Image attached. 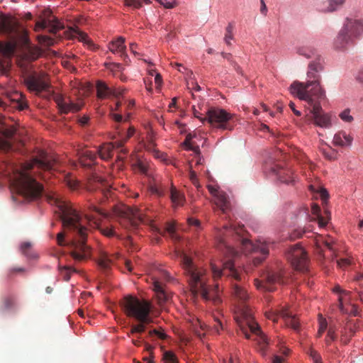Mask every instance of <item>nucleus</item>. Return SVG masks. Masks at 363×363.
<instances>
[{"instance_id": "1", "label": "nucleus", "mask_w": 363, "mask_h": 363, "mask_svg": "<svg viewBox=\"0 0 363 363\" xmlns=\"http://www.w3.org/2000/svg\"><path fill=\"white\" fill-rule=\"evenodd\" d=\"M0 33L11 36L8 42L0 41V72L6 74L11 67V58L15 54L19 44L26 46L16 55V62L21 70L24 83L28 90L39 94L48 91L50 87L47 75L44 72H37L32 62L41 55L40 50L28 45V39L24 30L18 27L16 21L9 16L0 15Z\"/></svg>"}, {"instance_id": "2", "label": "nucleus", "mask_w": 363, "mask_h": 363, "mask_svg": "<svg viewBox=\"0 0 363 363\" xmlns=\"http://www.w3.org/2000/svg\"><path fill=\"white\" fill-rule=\"evenodd\" d=\"M45 197L49 203L58 207L65 228L64 233L57 235L58 245H69L72 249L71 255L76 261L87 259L90 256V248L86 244L88 229L79 214L70 203L60 200L54 194H46Z\"/></svg>"}, {"instance_id": "3", "label": "nucleus", "mask_w": 363, "mask_h": 363, "mask_svg": "<svg viewBox=\"0 0 363 363\" xmlns=\"http://www.w3.org/2000/svg\"><path fill=\"white\" fill-rule=\"evenodd\" d=\"M34 165L42 170L52 171L60 167V162L53 156L42 152L32 164H27L23 169L13 174L10 179L12 191L28 201L38 199L43 194V186L28 172Z\"/></svg>"}, {"instance_id": "4", "label": "nucleus", "mask_w": 363, "mask_h": 363, "mask_svg": "<svg viewBox=\"0 0 363 363\" xmlns=\"http://www.w3.org/2000/svg\"><path fill=\"white\" fill-rule=\"evenodd\" d=\"M232 298L234 301H238V304L234 306V318L237 324L247 339L250 338V333L257 336L256 341L260 347L263 354H265V350L269 344L268 339L261 330L259 325L254 320L252 313L246 305V301L248 299V294L245 289L239 284H232Z\"/></svg>"}, {"instance_id": "5", "label": "nucleus", "mask_w": 363, "mask_h": 363, "mask_svg": "<svg viewBox=\"0 0 363 363\" xmlns=\"http://www.w3.org/2000/svg\"><path fill=\"white\" fill-rule=\"evenodd\" d=\"M121 306L127 316L134 318L138 323L131 325L130 334H138L137 339H132V343L135 346H140L143 344L147 352H151L153 347L147 343L145 337H142L147 326L153 323V319L150 316L151 306L145 300H140L131 296H126L121 302Z\"/></svg>"}, {"instance_id": "6", "label": "nucleus", "mask_w": 363, "mask_h": 363, "mask_svg": "<svg viewBox=\"0 0 363 363\" xmlns=\"http://www.w3.org/2000/svg\"><path fill=\"white\" fill-rule=\"evenodd\" d=\"M324 60L311 61L308 65L306 82H294L289 86L291 94L298 99L311 101L312 98L317 101L325 98V92L320 86V72L323 70Z\"/></svg>"}, {"instance_id": "7", "label": "nucleus", "mask_w": 363, "mask_h": 363, "mask_svg": "<svg viewBox=\"0 0 363 363\" xmlns=\"http://www.w3.org/2000/svg\"><path fill=\"white\" fill-rule=\"evenodd\" d=\"M240 247V250H237L228 245V277H230L235 280L242 281L245 274L242 269L236 268L235 263L230 260V257H238L241 253H258L260 254V256L253 257L254 264L257 265L263 262L269 255V245L265 242L259 241L252 243L250 240L242 238Z\"/></svg>"}, {"instance_id": "8", "label": "nucleus", "mask_w": 363, "mask_h": 363, "mask_svg": "<svg viewBox=\"0 0 363 363\" xmlns=\"http://www.w3.org/2000/svg\"><path fill=\"white\" fill-rule=\"evenodd\" d=\"M182 264L184 273L194 296H201L204 300L211 298L206 271L196 265L186 255H182Z\"/></svg>"}, {"instance_id": "9", "label": "nucleus", "mask_w": 363, "mask_h": 363, "mask_svg": "<svg viewBox=\"0 0 363 363\" xmlns=\"http://www.w3.org/2000/svg\"><path fill=\"white\" fill-rule=\"evenodd\" d=\"M114 213L120 217V224L127 229H136L140 223L150 222L147 216L137 207L124 206L116 208Z\"/></svg>"}, {"instance_id": "10", "label": "nucleus", "mask_w": 363, "mask_h": 363, "mask_svg": "<svg viewBox=\"0 0 363 363\" xmlns=\"http://www.w3.org/2000/svg\"><path fill=\"white\" fill-rule=\"evenodd\" d=\"M315 98L311 99V101H306L311 106L310 113L311 114L313 123L323 128H330L333 125V116L330 113H325L323 111L319 101Z\"/></svg>"}, {"instance_id": "11", "label": "nucleus", "mask_w": 363, "mask_h": 363, "mask_svg": "<svg viewBox=\"0 0 363 363\" xmlns=\"http://www.w3.org/2000/svg\"><path fill=\"white\" fill-rule=\"evenodd\" d=\"M287 259L298 271L304 272L308 269V256L305 250L297 243L291 246L286 253Z\"/></svg>"}, {"instance_id": "12", "label": "nucleus", "mask_w": 363, "mask_h": 363, "mask_svg": "<svg viewBox=\"0 0 363 363\" xmlns=\"http://www.w3.org/2000/svg\"><path fill=\"white\" fill-rule=\"evenodd\" d=\"M205 119L214 128L225 130L227 127V112L224 109L210 108L206 112Z\"/></svg>"}, {"instance_id": "13", "label": "nucleus", "mask_w": 363, "mask_h": 363, "mask_svg": "<svg viewBox=\"0 0 363 363\" xmlns=\"http://www.w3.org/2000/svg\"><path fill=\"white\" fill-rule=\"evenodd\" d=\"M264 172L269 175L274 176L280 183L289 185L294 182L291 177V171L289 169L283 168L276 163H273L269 166L266 164L264 167Z\"/></svg>"}, {"instance_id": "14", "label": "nucleus", "mask_w": 363, "mask_h": 363, "mask_svg": "<svg viewBox=\"0 0 363 363\" xmlns=\"http://www.w3.org/2000/svg\"><path fill=\"white\" fill-rule=\"evenodd\" d=\"M275 283L284 284V274L281 270L278 272L270 271L266 274V283L263 284L258 279H255V284L257 289L263 291H272L274 288L272 286Z\"/></svg>"}, {"instance_id": "15", "label": "nucleus", "mask_w": 363, "mask_h": 363, "mask_svg": "<svg viewBox=\"0 0 363 363\" xmlns=\"http://www.w3.org/2000/svg\"><path fill=\"white\" fill-rule=\"evenodd\" d=\"M207 188L212 195V203L216 211H220L222 213H225L227 198L226 194L217 185H208Z\"/></svg>"}, {"instance_id": "16", "label": "nucleus", "mask_w": 363, "mask_h": 363, "mask_svg": "<svg viewBox=\"0 0 363 363\" xmlns=\"http://www.w3.org/2000/svg\"><path fill=\"white\" fill-rule=\"evenodd\" d=\"M110 187L111 184L96 173L92 174L88 179L87 190L91 191L98 189H101L102 194L106 197L108 196Z\"/></svg>"}, {"instance_id": "17", "label": "nucleus", "mask_w": 363, "mask_h": 363, "mask_svg": "<svg viewBox=\"0 0 363 363\" xmlns=\"http://www.w3.org/2000/svg\"><path fill=\"white\" fill-rule=\"evenodd\" d=\"M295 52L299 56L311 61H320L323 58L318 50L311 45H300L295 48Z\"/></svg>"}, {"instance_id": "18", "label": "nucleus", "mask_w": 363, "mask_h": 363, "mask_svg": "<svg viewBox=\"0 0 363 363\" xmlns=\"http://www.w3.org/2000/svg\"><path fill=\"white\" fill-rule=\"evenodd\" d=\"M96 95L100 99L108 98L110 96H114L116 98L123 95L124 90L120 89H111L108 85L102 82L98 81L96 84Z\"/></svg>"}, {"instance_id": "19", "label": "nucleus", "mask_w": 363, "mask_h": 363, "mask_svg": "<svg viewBox=\"0 0 363 363\" xmlns=\"http://www.w3.org/2000/svg\"><path fill=\"white\" fill-rule=\"evenodd\" d=\"M89 212L85 214L86 221L92 222L96 226H99L101 218H106L109 216V213L104 208H99L94 204H90Z\"/></svg>"}, {"instance_id": "20", "label": "nucleus", "mask_w": 363, "mask_h": 363, "mask_svg": "<svg viewBox=\"0 0 363 363\" xmlns=\"http://www.w3.org/2000/svg\"><path fill=\"white\" fill-rule=\"evenodd\" d=\"M353 38L363 33V21L353 18H347L342 28Z\"/></svg>"}, {"instance_id": "21", "label": "nucleus", "mask_w": 363, "mask_h": 363, "mask_svg": "<svg viewBox=\"0 0 363 363\" xmlns=\"http://www.w3.org/2000/svg\"><path fill=\"white\" fill-rule=\"evenodd\" d=\"M54 100L61 113L66 114L69 112H77L82 108V106L78 104H74L73 102L68 103L65 101L64 97L61 94H57L54 97Z\"/></svg>"}, {"instance_id": "22", "label": "nucleus", "mask_w": 363, "mask_h": 363, "mask_svg": "<svg viewBox=\"0 0 363 363\" xmlns=\"http://www.w3.org/2000/svg\"><path fill=\"white\" fill-rule=\"evenodd\" d=\"M123 146V142L122 141H116L113 143L104 144L100 147L98 152L101 159L107 160L113 156L114 148H121Z\"/></svg>"}, {"instance_id": "23", "label": "nucleus", "mask_w": 363, "mask_h": 363, "mask_svg": "<svg viewBox=\"0 0 363 363\" xmlns=\"http://www.w3.org/2000/svg\"><path fill=\"white\" fill-rule=\"evenodd\" d=\"M16 130L13 127L6 128L2 130L0 136V150L9 151L12 148L11 143L9 141L15 134Z\"/></svg>"}, {"instance_id": "24", "label": "nucleus", "mask_w": 363, "mask_h": 363, "mask_svg": "<svg viewBox=\"0 0 363 363\" xmlns=\"http://www.w3.org/2000/svg\"><path fill=\"white\" fill-rule=\"evenodd\" d=\"M36 27L40 29H44L49 28L50 31L52 33H56L60 29L62 28V25L55 16H50L46 20L39 21L36 23Z\"/></svg>"}, {"instance_id": "25", "label": "nucleus", "mask_w": 363, "mask_h": 363, "mask_svg": "<svg viewBox=\"0 0 363 363\" xmlns=\"http://www.w3.org/2000/svg\"><path fill=\"white\" fill-rule=\"evenodd\" d=\"M125 38L123 37L118 38L116 40L112 41L109 44V50L113 53H120L124 60L128 58L125 53L126 47L125 45Z\"/></svg>"}, {"instance_id": "26", "label": "nucleus", "mask_w": 363, "mask_h": 363, "mask_svg": "<svg viewBox=\"0 0 363 363\" xmlns=\"http://www.w3.org/2000/svg\"><path fill=\"white\" fill-rule=\"evenodd\" d=\"M121 106V103L117 101L115 108L111 109L110 116L116 123H126L129 121L131 114L130 113H127L126 116L123 117L120 109Z\"/></svg>"}, {"instance_id": "27", "label": "nucleus", "mask_w": 363, "mask_h": 363, "mask_svg": "<svg viewBox=\"0 0 363 363\" xmlns=\"http://www.w3.org/2000/svg\"><path fill=\"white\" fill-rule=\"evenodd\" d=\"M352 140V138L345 131H340L334 135L333 144L335 146L350 147Z\"/></svg>"}, {"instance_id": "28", "label": "nucleus", "mask_w": 363, "mask_h": 363, "mask_svg": "<svg viewBox=\"0 0 363 363\" xmlns=\"http://www.w3.org/2000/svg\"><path fill=\"white\" fill-rule=\"evenodd\" d=\"M353 39L354 38L347 31L341 28L335 40V47L337 49H342Z\"/></svg>"}, {"instance_id": "29", "label": "nucleus", "mask_w": 363, "mask_h": 363, "mask_svg": "<svg viewBox=\"0 0 363 363\" xmlns=\"http://www.w3.org/2000/svg\"><path fill=\"white\" fill-rule=\"evenodd\" d=\"M280 316L285 319L286 324L293 328L294 330H298L299 328V323L296 319L294 315L292 314L287 308H283L279 313Z\"/></svg>"}, {"instance_id": "30", "label": "nucleus", "mask_w": 363, "mask_h": 363, "mask_svg": "<svg viewBox=\"0 0 363 363\" xmlns=\"http://www.w3.org/2000/svg\"><path fill=\"white\" fill-rule=\"evenodd\" d=\"M96 159V155L89 150H85L82 153L79 157L80 163L86 167H91Z\"/></svg>"}, {"instance_id": "31", "label": "nucleus", "mask_w": 363, "mask_h": 363, "mask_svg": "<svg viewBox=\"0 0 363 363\" xmlns=\"http://www.w3.org/2000/svg\"><path fill=\"white\" fill-rule=\"evenodd\" d=\"M345 0H328V6H323L321 5L318 6V9L320 11L326 13V12H333L340 8L344 4Z\"/></svg>"}, {"instance_id": "32", "label": "nucleus", "mask_w": 363, "mask_h": 363, "mask_svg": "<svg viewBox=\"0 0 363 363\" xmlns=\"http://www.w3.org/2000/svg\"><path fill=\"white\" fill-rule=\"evenodd\" d=\"M311 211H312V213L316 216L315 218L318 220L319 227L324 228L327 225L328 220L330 218V213L328 211H326L325 213L327 214V218H323L320 214V207L316 204H313L312 206Z\"/></svg>"}, {"instance_id": "33", "label": "nucleus", "mask_w": 363, "mask_h": 363, "mask_svg": "<svg viewBox=\"0 0 363 363\" xmlns=\"http://www.w3.org/2000/svg\"><path fill=\"white\" fill-rule=\"evenodd\" d=\"M121 124L122 123H117V125H116V129L118 130V134L121 138V140L119 141H122L124 143L134 134L135 129L133 127L129 126L128 130L125 131V129L121 127Z\"/></svg>"}, {"instance_id": "34", "label": "nucleus", "mask_w": 363, "mask_h": 363, "mask_svg": "<svg viewBox=\"0 0 363 363\" xmlns=\"http://www.w3.org/2000/svg\"><path fill=\"white\" fill-rule=\"evenodd\" d=\"M97 264L101 270L106 271L110 269L112 261L106 252H101L97 259Z\"/></svg>"}, {"instance_id": "35", "label": "nucleus", "mask_w": 363, "mask_h": 363, "mask_svg": "<svg viewBox=\"0 0 363 363\" xmlns=\"http://www.w3.org/2000/svg\"><path fill=\"white\" fill-rule=\"evenodd\" d=\"M153 289L157 294V297L160 303H163L166 301L168 298L167 295L166 294L163 286L162 283H160L157 280H155L153 282Z\"/></svg>"}, {"instance_id": "36", "label": "nucleus", "mask_w": 363, "mask_h": 363, "mask_svg": "<svg viewBox=\"0 0 363 363\" xmlns=\"http://www.w3.org/2000/svg\"><path fill=\"white\" fill-rule=\"evenodd\" d=\"M170 199L174 206H182L184 201V196L173 186L170 189Z\"/></svg>"}, {"instance_id": "37", "label": "nucleus", "mask_w": 363, "mask_h": 363, "mask_svg": "<svg viewBox=\"0 0 363 363\" xmlns=\"http://www.w3.org/2000/svg\"><path fill=\"white\" fill-rule=\"evenodd\" d=\"M167 337V335L159 330L151 329L149 330L147 335L145 338L150 339L151 341H155L157 340H164Z\"/></svg>"}, {"instance_id": "38", "label": "nucleus", "mask_w": 363, "mask_h": 363, "mask_svg": "<svg viewBox=\"0 0 363 363\" xmlns=\"http://www.w3.org/2000/svg\"><path fill=\"white\" fill-rule=\"evenodd\" d=\"M59 270L63 279L68 281L70 279V275L73 272H77V269L71 266H60L59 265Z\"/></svg>"}, {"instance_id": "39", "label": "nucleus", "mask_w": 363, "mask_h": 363, "mask_svg": "<svg viewBox=\"0 0 363 363\" xmlns=\"http://www.w3.org/2000/svg\"><path fill=\"white\" fill-rule=\"evenodd\" d=\"M150 190L152 194H156L158 196H164L167 192V188L162 184H152L150 186Z\"/></svg>"}, {"instance_id": "40", "label": "nucleus", "mask_w": 363, "mask_h": 363, "mask_svg": "<svg viewBox=\"0 0 363 363\" xmlns=\"http://www.w3.org/2000/svg\"><path fill=\"white\" fill-rule=\"evenodd\" d=\"M162 359L164 363H178V358L172 351H164Z\"/></svg>"}, {"instance_id": "41", "label": "nucleus", "mask_w": 363, "mask_h": 363, "mask_svg": "<svg viewBox=\"0 0 363 363\" xmlns=\"http://www.w3.org/2000/svg\"><path fill=\"white\" fill-rule=\"evenodd\" d=\"M65 182L67 186L72 190L77 189L79 186L78 181L70 175H67L65 177Z\"/></svg>"}, {"instance_id": "42", "label": "nucleus", "mask_w": 363, "mask_h": 363, "mask_svg": "<svg viewBox=\"0 0 363 363\" xmlns=\"http://www.w3.org/2000/svg\"><path fill=\"white\" fill-rule=\"evenodd\" d=\"M30 248H31V244L28 242H23L21 245V250L25 256H26L29 258H34L35 256L33 255V254L32 252H30Z\"/></svg>"}, {"instance_id": "43", "label": "nucleus", "mask_w": 363, "mask_h": 363, "mask_svg": "<svg viewBox=\"0 0 363 363\" xmlns=\"http://www.w3.org/2000/svg\"><path fill=\"white\" fill-rule=\"evenodd\" d=\"M339 116L341 118V120L346 123H350L354 120L353 116L350 115V109L349 108H346L343 111H342L339 114Z\"/></svg>"}, {"instance_id": "44", "label": "nucleus", "mask_w": 363, "mask_h": 363, "mask_svg": "<svg viewBox=\"0 0 363 363\" xmlns=\"http://www.w3.org/2000/svg\"><path fill=\"white\" fill-rule=\"evenodd\" d=\"M328 327V323L325 318L319 315V328L318 331V336L320 337Z\"/></svg>"}, {"instance_id": "45", "label": "nucleus", "mask_w": 363, "mask_h": 363, "mask_svg": "<svg viewBox=\"0 0 363 363\" xmlns=\"http://www.w3.org/2000/svg\"><path fill=\"white\" fill-rule=\"evenodd\" d=\"M25 271H26V269L23 267H11L7 271V277L9 278H11L14 275H16L18 273H23Z\"/></svg>"}, {"instance_id": "46", "label": "nucleus", "mask_w": 363, "mask_h": 363, "mask_svg": "<svg viewBox=\"0 0 363 363\" xmlns=\"http://www.w3.org/2000/svg\"><path fill=\"white\" fill-rule=\"evenodd\" d=\"M211 270L213 277L215 279L220 278L222 275V269L220 267L217 266L216 264H211Z\"/></svg>"}, {"instance_id": "47", "label": "nucleus", "mask_w": 363, "mask_h": 363, "mask_svg": "<svg viewBox=\"0 0 363 363\" xmlns=\"http://www.w3.org/2000/svg\"><path fill=\"white\" fill-rule=\"evenodd\" d=\"M125 4L127 6L132 7L133 9H139L142 6V2L140 0H124Z\"/></svg>"}, {"instance_id": "48", "label": "nucleus", "mask_w": 363, "mask_h": 363, "mask_svg": "<svg viewBox=\"0 0 363 363\" xmlns=\"http://www.w3.org/2000/svg\"><path fill=\"white\" fill-rule=\"evenodd\" d=\"M337 265L339 268L344 269L351 264V260L349 258H342L336 261Z\"/></svg>"}, {"instance_id": "49", "label": "nucleus", "mask_w": 363, "mask_h": 363, "mask_svg": "<svg viewBox=\"0 0 363 363\" xmlns=\"http://www.w3.org/2000/svg\"><path fill=\"white\" fill-rule=\"evenodd\" d=\"M14 303V300L12 297L8 296L4 298L3 300V305L4 309H9L10 308Z\"/></svg>"}, {"instance_id": "50", "label": "nucleus", "mask_w": 363, "mask_h": 363, "mask_svg": "<svg viewBox=\"0 0 363 363\" xmlns=\"http://www.w3.org/2000/svg\"><path fill=\"white\" fill-rule=\"evenodd\" d=\"M309 354L314 363H318L321 362V357L316 351L311 350Z\"/></svg>"}, {"instance_id": "51", "label": "nucleus", "mask_w": 363, "mask_h": 363, "mask_svg": "<svg viewBox=\"0 0 363 363\" xmlns=\"http://www.w3.org/2000/svg\"><path fill=\"white\" fill-rule=\"evenodd\" d=\"M320 199L323 202H325L329 198V194L326 189L320 188L318 191Z\"/></svg>"}, {"instance_id": "52", "label": "nucleus", "mask_w": 363, "mask_h": 363, "mask_svg": "<svg viewBox=\"0 0 363 363\" xmlns=\"http://www.w3.org/2000/svg\"><path fill=\"white\" fill-rule=\"evenodd\" d=\"M216 238H217V240L219 242L220 245L223 247H226L225 238L224 236V233L221 231H219L218 233V234L216 235Z\"/></svg>"}, {"instance_id": "53", "label": "nucleus", "mask_w": 363, "mask_h": 363, "mask_svg": "<svg viewBox=\"0 0 363 363\" xmlns=\"http://www.w3.org/2000/svg\"><path fill=\"white\" fill-rule=\"evenodd\" d=\"M101 233L108 237H112L116 235V233L113 228H109L108 227L101 228Z\"/></svg>"}, {"instance_id": "54", "label": "nucleus", "mask_w": 363, "mask_h": 363, "mask_svg": "<svg viewBox=\"0 0 363 363\" xmlns=\"http://www.w3.org/2000/svg\"><path fill=\"white\" fill-rule=\"evenodd\" d=\"M157 2H159L160 4L163 5L164 8L166 9H173L177 5V2L176 1H174L172 2H165L164 3L162 0H156Z\"/></svg>"}, {"instance_id": "55", "label": "nucleus", "mask_w": 363, "mask_h": 363, "mask_svg": "<svg viewBox=\"0 0 363 363\" xmlns=\"http://www.w3.org/2000/svg\"><path fill=\"white\" fill-rule=\"evenodd\" d=\"M190 179L195 186H196L197 188L200 186L195 172L192 171L190 172Z\"/></svg>"}, {"instance_id": "56", "label": "nucleus", "mask_w": 363, "mask_h": 363, "mask_svg": "<svg viewBox=\"0 0 363 363\" xmlns=\"http://www.w3.org/2000/svg\"><path fill=\"white\" fill-rule=\"evenodd\" d=\"M333 291L340 294L348 295L350 291L342 289L340 286H336L333 289Z\"/></svg>"}, {"instance_id": "57", "label": "nucleus", "mask_w": 363, "mask_h": 363, "mask_svg": "<svg viewBox=\"0 0 363 363\" xmlns=\"http://www.w3.org/2000/svg\"><path fill=\"white\" fill-rule=\"evenodd\" d=\"M165 230L169 233L171 235H173L175 231V227L173 223H167Z\"/></svg>"}, {"instance_id": "58", "label": "nucleus", "mask_w": 363, "mask_h": 363, "mask_svg": "<svg viewBox=\"0 0 363 363\" xmlns=\"http://www.w3.org/2000/svg\"><path fill=\"white\" fill-rule=\"evenodd\" d=\"M259 1H260V4H261L260 12L264 16H266L267 13V8L266 4L264 2V0H259Z\"/></svg>"}, {"instance_id": "59", "label": "nucleus", "mask_w": 363, "mask_h": 363, "mask_svg": "<svg viewBox=\"0 0 363 363\" xmlns=\"http://www.w3.org/2000/svg\"><path fill=\"white\" fill-rule=\"evenodd\" d=\"M304 233H306L305 230H301V229L296 230H295L294 234L291 235V238L295 239V238H301Z\"/></svg>"}, {"instance_id": "60", "label": "nucleus", "mask_w": 363, "mask_h": 363, "mask_svg": "<svg viewBox=\"0 0 363 363\" xmlns=\"http://www.w3.org/2000/svg\"><path fill=\"white\" fill-rule=\"evenodd\" d=\"M194 116L200 119L202 122L206 121L205 117H201V114L195 108V106L192 107Z\"/></svg>"}, {"instance_id": "61", "label": "nucleus", "mask_w": 363, "mask_h": 363, "mask_svg": "<svg viewBox=\"0 0 363 363\" xmlns=\"http://www.w3.org/2000/svg\"><path fill=\"white\" fill-rule=\"evenodd\" d=\"M350 314L353 316H358L359 314V312L358 311L357 307L355 305L352 306V309L350 312Z\"/></svg>"}, {"instance_id": "62", "label": "nucleus", "mask_w": 363, "mask_h": 363, "mask_svg": "<svg viewBox=\"0 0 363 363\" xmlns=\"http://www.w3.org/2000/svg\"><path fill=\"white\" fill-rule=\"evenodd\" d=\"M289 106H290L291 109L292 110V111L294 113V114H296L298 116H301V111L296 109L295 104L294 102L290 101Z\"/></svg>"}, {"instance_id": "63", "label": "nucleus", "mask_w": 363, "mask_h": 363, "mask_svg": "<svg viewBox=\"0 0 363 363\" xmlns=\"http://www.w3.org/2000/svg\"><path fill=\"white\" fill-rule=\"evenodd\" d=\"M89 118L86 116H84L79 119V122L82 125H85L88 123Z\"/></svg>"}, {"instance_id": "64", "label": "nucleus", "mask_w": 363, "mask_h": 363, "mask_svg": "<svg viewBox=\"0 0 363 363\" xmlns=\"http://www.w3.org/2000/svg\"><path fill=\"white\" fill-rule=\"evenodd\" d=\"M357 80L361 84L362 86L363 87V69L357 74Z\"/></svg>"}]
</instances>
